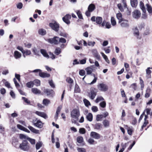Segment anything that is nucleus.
<instances>
[{"instance_id": "f8f14e48", "label": "nucleus", "mask_w": 152, "mask_h": 152, "mask_svg": "<svg viewBox=\"0 0 152 152\" xmlns=\"http://www.w3.org/2000/svg\"><path fill=\"white\" fill-rule=\"evenodd\" d=\"M94 57L98 61L100 60V56L96 49H94L92 51Z\"/></svg>"}, {"instance_id": "72a5a7b5", "label": "nucleus", "mask_w": 152, "mask_h": 152, "mask_svg": "<svg viewBox=\"0 0 152 152\" xmlns=\"http://www.w3.org/2000/svg\"><path fill=\"white\" fill-rule=\"evenodd\" d=\"M61 52V49L59 48H56L55 50L54 53L57 56L59 55Z\"/></svg>"}, {"instance_id": "393cba45", "label": "nucleus", "mask_w": 152, "mask_h": 152, "mask_svg": "<svg viewBox=\"0 0 152 152\" xmlns=\"http://www.w3.org/2000/svg\"><path fill=\"white\" fill-rule=\"evenodd\" d=\"M31 91L34 94H36L41 93L40 91L36 88H32Z\"/></svg>"}, {"instance_id": "39448f33", "label": "nucleus", "mask_w": 152, "mask_h": 152, "mask_svg": "<svg viewBox=\"0 0 152 152\" xmlns=\"http://www.w3.org/2000/svg\"><path fill=\"white\" fill-rule=\"evenodd\" d=\"M91 20L92 22L96 21L97 24L100 25L102 21V18L99 16L96 17L95 16H93L91 18Z\"/></svg>"}, {"instance_id": "dca6fc26", "label": "nucleus", "mask_w": 152, "mask_h": 152, "mask_svg": "<svg viewBox=\"0 0 152 152\" xmlns=\"http://www.w3.org/2000/svg\"><path fill=\"white\" fill-rule=\"evenodd\" d=\"M151 69V68L150 67L147 68L146 69V77L148 78H151V73L152 72L150 70Z\"/></svg>"}, {"instance_id": "79ce46f5", "label": "nucleus", "mask_w": 152, "mask_h": 152, "mask_svg": "<svg viewBox=\"0 0 152 152\" xmlns=\"http://www.w3.org/2000/svg\"><path fill=\"white\" fill-rule=\"evenodd\" d=\"M58 41L59 43H65L66 42V39L63 37H61V38H59L58 37Z\"/></svg>"}, {"instance_id": "c9c22d12", "label": "nucleus", "mask_w": 152, "mask_h": 152, "mask_svg": "<svg viewBox=\"0 0 152 152\" xmlns=\"http://www.w3.org/2000/svg\"><path fill=\"white\" fill-rule=\"evenodd\" d=\"M103 124L104 127H107L109 126V122L108 120H105L103 121Z\"/></svg>"}, {"instance_id": "f3484780", "label": "nucleus", "mask_w": 152, "mask_h": 152, "mask_svg": "<svg viewBox=\"0 0 152 152\" xmlns=\"http://www.w3.org/2000/svg\"><path fill=\"white\" fill-rule=\"evenodd\" d=\"M21 56V54L18 51H15L14 52V56L15 59L20 58Z\"/></svg>"}, {"instance_id": "6ab92c4d", "label": "nucleus", "mask_w": 152, "mask_h": 152, "mask_svg": "<svg viewBox=\"0 0 152 152\" xmlns=\"http://www.w3.org/2000/svg\"><path fill=\"white\" fill-rule=\"evenodd\" d=\"M40 52L41 54L45 57L47 58H49V56L47 53L46 51L45 50L41 49L40 50Z\"/></svg>"}, {"instance_id": "c756f323", "label": "nucleus", "mask_w": 152, "mask_h": 152, "mask_svg": "<svg viewBox=\"0 0 152 152\" xmlns=\"http://www.w3.org/2000/svg\"><path fill=\"white\" fill-rule=\"evenodd\" d=\"M147 10L149 14H152V8L148 4H146Z\"/></svg>"}, {"instance_id": "20e7f679", "label": "nucleus", "mask_w": 152, "mask_h": 152, "mask_svg": "<svg viewBox=\"0 0 152 152\" xmlns=\"http://www.w3.org/2000/svg\"><path fill=\"white\" fill-rule=\"evenodd\" d=\"M44 94L49 97H53L55 95L54 91L50 89H45L43 90Z\"/></svg>"}, {"instance_id": "de8ad7c7", "label": "nucleus", "mask_w": 152, "mask_h": 152, "mask_svg": "<svg viewBox=\"0 0 152 152\" xmlns=\"http://www.w3.org/2000/svg\"><path fill=\"white\" fill-rule=\"evenodd\" d=\"M111 22L112 25L113 26H114L116 24V21L113 17H112L111 19Z\"/></svg>"}, {"instance_id": "5701e85b", "label": "nucleus", "mask_w": 152, "mask_h": 152, "mask_svg": "<svg viewBox=\"0 0 152 152\" xmlns=\"http://www.w3.org/2000/svg\"><path fill=\"white\" fill-rule=\"evenodd\" d=\"M131 5L133 7H136L137 6V0H131Z\"/></svg>"}, {"instance_id": "423d86ee", "label": "nucleus", "mask_w": 152, "mask_h": 152, "mask_svg": "<svg viewBox=\"0 0 152 152\" xmlns=\"http://www.w3.org/2000/svg\"><path fill=\"white\" fill-rule=\"evenodd\" d=\"M47 41L51 44L57 45L58 44V37L55 36L52 38H49L47 39Z\"/></svg>"}, {"instance_id": "c85d7f7f", "label": "nucleus", "mask_w": 152, "mask_h": 152, "mask_svg": "<svg viewBox=\"0 0 152 152\" xmlns=\"http://www.w3.org/2000/svg\"><path fill=\"white\" fill-rule=\"evenodd\" d=\"M151 91L150 89L148 87L146 91V93L145 94V97L146 98L149 97L150 96V94L149 92Z\"/></svg>"}, {"instance_id": "4d7b16f0", "label": "nucleus", "mask_w": 152, "mask_h": 152, "mask_svg": "<svg viewBox=\"0 0 152 152\" xmlns=\"http://www.w3.org/2000/svg\"><path fill=\"white\" fill-rule=\"evenodd\" d=\"M86 132V130L84 128H81L79 129V132L80 134H84Z\"/></svg>"}, {"instance_id": "8fccbe9b", "label": "nucleus", "mask_w": 152, "mask_h": 152, "mask_svg": "<svg viewBox=\"0 0 152 152\" xmlns=\"http://www.w3.org/2000/svg\"><path fill=\"white\" fill-rule=\"evenodd\" d=\"M62 20L66 24H69L70 23V21L68 19H66L64 17H63Z\"/></svg>"}, {"instance_id": "ddd939ff", "label": "nucleus", "mask_w": 152, "mask_h": 152, "mask_svg": "<svg viewBox=\"0 0 152 152\" xmlns=\"http://www.w3.org/2000/svg\"><path fill=\"white\" fill-rule=\"evenodd\" d=\"M35 113L37 115L45 119H46L48 118V116L44 112L37 111Z\"/></svg>"}, {"instance_id": "2f4dec72", "label": "nucleus", "mask_w": 152, "mask_h": 152, "mask_svg": "<svg viewBox=\"0 0 152 152\" xmlns=\"http://www.w3.org/2000/svg\"><path fill=\"white\" fill-rule=\"evenodd\" d=\"M34 85V82L32 81L27 82L26 84V86L28 88H31V87H33Z\"/></svg>"}, {"instance_id": "cd10ccee", "label": "nucleus", "mask_w": 152, "mask_h": 152, "mask_svg": "<svg viewBox=\"0 0 152 152\" xmlns=\"http://www.w3.org/2000/svg\"><path fill=\"white\" fill-rule=\"evenodd\" d=\"M86 70L87 75H91L93 72V69L91 67H88L86 68Z\"/></svg>"}, {"instance_id": "412c9836", "label": "nucleus", "mask_w": 152, "mask_h": 152, "mask_svg": "<svg viewBox=\"0 0 152 152\" xmlns=\"http://www.w3.org/2000/svg\"><path fill=\"white\" fill-rule=\"evenodd\" d=\"M117 18L119 20L118 23H121L123 21V18H122V15L121 13L119 12L116 14Z\"/></svg>"}, {"instance_id": "680f3d73", "label": "nucleus", "mask_w": 152, "mask_h": 152, "mask_svg": "<svg viewBox=\"0 0 152 152\" xmlns=\"http://www.w3.org/2000/svg\"><path fill=\"white\" fill-rule=\"evenodd\" d=\"M117 6L118 9L121 12L124 11V9L122 6V5L121 4H118L117 5Z\"/></svg>"}, {"instance_id": "f03ea898", "label": "nucleus", "mask_w": 152, "mask_h": 152, "mask_svg": "<svg viewBox=\"0 0 152 152\" xmlns=\"http://www.w3.org/2000/svg\"><path fill=\"white\" fill-rule=\"evenodd\" d=\"M49 26L51 28L56 32H58L59 29V24L56 21H55L53 23H49Z\"/></svg>"}, {"instance_id": "0eeeda50", "label": "nucleus", "mask_w": 152, "mask_h": 152, "mask_svg": "<svg viewBox=\"0 0 152 152\" xmlns=\"http://www.w3.org/2000/svg\"><path fill=\"white\" fill-rule=\"evenodd\" d=\"M98 89L101 91L105 92L108 89V86L103 83L99 84L98 85Z\"/></svg>"}, {"instance_id": "f704fd0d", "label": "nucleus", "mask_w": 152, "mask_h": 152, "mask_svg": "<svg viewBox=\"0 0 152 152\" xmlns=\"http://www.w3.org/2000/svg\"><path fill=\"white\" fill-rule=\"evenodd\" d=\"M34 85L37 86H39L40 85V81L38 79H36L34 81Z\"/></svg>"}, {"instance_id": "a19ab883", "label": "nucleus", "mask_w": 152, "mask_h": 152, "mask_svg": "<svg viewBox=\"0 0 152 152\" xmlns=\"http://www.w3.org/2000/svg\"><path fill=\"white\" fill-rule=\"evenodd\" d=\"M104 99L102 96H98L96 99L95 102L96 103L99 102L100 101L104 100Z\"/></svg>"}, {"instance_id": "1a4fd4ad", "label": "nucleus", "mask_w": 152, "mask_h": 152, "mask_svg": "<svg viewBox=\"0 0 152 152\" xmlns=\"http://www.w3.org/2000/svg\"><path fill=\"white\" fill-rule=\"evenodd\" d=\"M37 120V119L35 121L34 120L33 121V122L34 123L33 124L35 126L38 128H41L43 127L42 123L39 120H37V122L35 123Z\"/></svg>"}, {"instance_id": "7c9ffc66", "label": "nucleus", "mask_w": 152, "mask_h": 152, "mask_svg": "<svg viewBox=\"0 0 152 152\" xmlns=\"http://www.w3.org/2000/svg\"><path fill=\"white\" fill-rule=\"evenodd\" d=\"M43 104L45 106H47L50 103V101L49 100L47 99H43L42 102Z\"/></svg>"}, {"instance_id": "774afa93", "label": "nucleus", "mask_w": 152, "mask_h": 152, "mask_svg": "<svg viewBox=\"0 0 152 152\" xmlns=\"http://www.w3.org/2000/svg\"><path fill=\"white\" fill-rule=\"evenodd\" d=\"M130 87L133 89L134 90H135L136 88V83H134L132 84L131 85Z\"/></svg>"}, {"instance_id": "37998d69", "label": "nucleus", "mask_w": 152, "mask_h": 152, "mask_svg": "<svg viewBox=\"0 0 152 152\" xmlns=\"http://www.w3.org/2000/svg\"><path fill=\"white\" fill-rule=\"evenodd\" d=\"M83 102L85 104V106L86 107H88L89 105H91V104L90 102L87 99H83Z\"/></svg>"}, {"instance_id": "052dcab7", "label": "nucleus", "mask_w": 152, "mask_h": 152, "mask_svg": "<svg viewBox=\"0 0 152 152\" xmlns=\"http://www.w3.org/2000/svg\"><path fill=\"white\" fill-rule=\"evenodd\" d=\"M49 83L51 86V87L52 88H54L55 87V86L54 84L53 83V81L52 80H50L49 81Z\"/></svg>"}, {"instance_id": "ea45409f", "label": "nucleus", "mask_w": 152, "mask_h": 152, "mask_svg": "<svg viewBox=\"0 0 152 152\" xmlns=\"http://www.w3.org/2000/svg\"><path fill=\"white\" fill-rule=\"evenodd\" d=\"M27 140H28L32 145H34L35 144V140L34 139L28 137V138H27Z\"/></svg>"}, {"instance_id": "09e8293b", "label": "nucleus", "mask_w": 152, "mask_h": 152, "mask_svg": "<svg viewBox=\"0 0 152 152\" xmlns=\"http://www.w3.org/2000/svg\"><path fill=\"white\" fill-rule=\"evenodd\" d=\"M22 99H23L24 101L27 104H30V105H31L30 104V101L28 100V99H27V98L25 97H22Z\"/></svg>"}, {"instance_id": "bf43d9fd", "label": "nucleus", "mask_w": 152, "mask_h": 152, "mask_svg": "<svg viewBox=\"0 0 152 152\" xmlns=\"http://www.w3.org/2000/svg\"><path fill=\"white\" fill-rule=\"evenodd\" d=\"M23 6V4L21 2L17 4V7L18 9H20L22 8Z\"/></svg>"}, {"instance_id": "9d476101", "label": "nucleus", "mask_w": 152, "mask_h": 152, "mask_svg": "<svg viewBox=\"0 0 152 152\" xmlns=\"http://www.w3.org/2000/svg\"><path fill=\"white\" fill-rule=\"evenodd\" d=\"M140 11L138 10H135L132 12V16L135 19L139 18L141 16Z\"/></svg>"}, {"instance_id": "4be33fe9", "label": "nucleus", "mask_w": 152, "mask_h": 152, "mask_svg": "<svg viewBox=\"0 0 152 152\" xmlns=\"http://www.w3.org/2000/svg\"><path fill=\"white\" fill-rule=\"evenodd\" d=\"M95 5L93 4H91L89 5L88 10L92 12L95 9Z\"/></svg>"}, {"instance_id": "f257e3e1", "label": "nucleus", "mask_w": 152, "mask_h": 152, "mask_svg": "<svg viewBox=\"0 0 152 152\" xmlns=\"http://www.w3.org/2000/svg\"><path fill=\"white\" fill-rule=\"evenodd\" d=\"M19 148L22 150L24 151H28L29 149L28 143L26 140H24L20 144Z\"/></svg>"}, {"instance_id": "3c124183", "label": "nucleus", "mask_w": 152, "mask_h": 152, "mask_svg": "<svg viewBox=\"0 0 152 152\" xmlns=\"http://www.w3.org/2000/svg\"><path fill=\"white\" fill-rule=\"evenodd\" d=\"M99 105L102 108H104L106 106V103L105 102L103 101L99 104Z\"/></svg>"}, {"instance_id": "4c0bfd02", "label": "nucleus", "mask_w": 152, "mask_h": 152, "mask_svg": "<svg viewBox=\"0 0 152 152\" xmlns=\"http://www.w3.org/2000/svg\"><path fill=\"white\" fill-rule=\"evenodd\" d=\"M139 79L140 80V84L141 86V90H143L144 87V82L141 77L139 78Z\"/></svg>"}, {"instance_id": "338daca9", "label": "nucleus", "mask_w": 152, "mask_h": 152, "mask_svg": "<svg viewBox=\"0 0 152 152\" xmlns=\"http://www.w3.org/2000/svg\"><path fill=\"white\" fill-rule=\"evenodd\" d=\"M78 152H86V150L83 148H77Z\"/></svg>"}, {"instance_id": "e2e57ef3", "label": "nucleus", "mask_w": 152, "mask_h": 152, "mask_svg": "<svg viewBox=\"0 0 152 152\" xmlns=\"http://www.w3.org/2000/svg\"><path fill=\"white\" fill-rule=\"evenodd\" d=\"M79 74L80 75L83 76L85 75V72L84 70L82 69L79 71Z\"/></svg>"}, {"instance_id": "69168bd1", "label": "nucleus", "mask_w": 152, "mask_h": 152, "mask_svg": "<svg viewBox=\"0 0 152 152\" xmlns=\"http://www.w3.org/2000/svg\"><path fill=\"white\" fill-rule=\"evenodd\" d=\"M17 127L18 129L23 131L24 128H25V127L20 124H18L17 125Z\"/></svg>"}, {"instance_id": "7ed1b4c3", "label": "nucleus", "mask_w": 152, "mask_h": 152, "mask_svg": "<svg viewBox=\"0 0 152 152\" xmlns=\"http://www.w3.org/2000/svg\"><path fill=\"white\" fill-rule=\"evenodd\" d=\"M71 117L77 120L80 115L79 110L77 109H74L70 113Z\"/></svg>"}, {"instance_id": "a878e982", "label": "nucleus", "mask_w": 152, "mask_h": 152, "mask_svg": "<svg viewBox=\"0 0 152 152\" xmlns=\"http://www.w3.org/2000/svg\"><path fill=\"white\" fill-rule=\"evenodd\" d=\"M86 118L88 121L90 122L91 121L93 120V115L92 113H88L86 115Z\"/></svg>"}, {"instance_id": "9b49d317", "label": "nucleus", "mask_w": 152, "mask_h": 152, "mask_svg": "<svg viewBox=\"0 0 152 152\" xmlns=\"http://www.w3.org/2000/svg\"><path fill=\"white\" fill-rule=\"evenodd\" d=\"M90 136L91 137L96 139H98L100 138V135L98 133L94 132H91Z\"/></svg>"}, {"instance_id": "2eb2a0df", "label": "nucleus", "mask_w": 152, "mask_h": 152, "mask_svg": "<svg viewBox=\"0 0 152 152\" xmlns=\"http://www.w3.org/2000/svg\"><path fill=\"white\" fill-rule=\"evenodd\" d=\"M28 128L32 132L36 134H39V130L36 129L30 126H28Z\"/></svg>"}, {"instance_id": "49530a36", "label": "nucleus", "mask_w": 152, "mask_h": 152, "mask_svg": "<svg viewBox=\"0 0 152 152\" xmlns=\"http://www.w3.org/2000/svg\"><path fill=\"white\" fill-rule=\"evenodd\" d=\"M28 136H27L23 134H19V138L20 139L23 140V139H26L27 140V138H28Z\"/></svg>"}, {"instance_id": "a18cd8bd", "label": "nucleus", "mask_w": 152, "mask_h": 152, "mask_svg": "<svg viewBox=\"0 0 152 152\" xmlns=\"http://www.w3.org/2000/svg\"><path fill=\"white\" fill-rule=\"evenodd\" d=\"M77 14L79 18L80 19H83V16L81 12L79 10H77Z\"/></svg>"}, {"instance_id": "e433bc0d", "label": "nucleus", "mask_w": 152, "mask_h": 152, "mask_svg": "<svg viewBox=\"0 0 152 152\" xmlns=\"http://www.w3.org/2000/svg\"><path fill=\"white\" fill-rule=\"evenodd\" d=\"M80 91V89L79 86L77 84H76L75 86L74 89V92L75 93H79Z\"/></svg>"}, {"instance_id": "aec40b11", "label": "nucleus", "mask_w": 152, "mask_h": 152, "mask_svg": "<svg viewBox=\"0 0 152 152\" xmlns=\"http://www.w3.org/2000/svg\"><path fill=\"white\" fill-rule=\"evenodd\" d=\"M102 125L101 123H96L94 126V129L97 130H100L102 128Z\"/></svg>"}, {"instance_id": "13d9d810", "label": "nucleus", "mask_w": 152, "mask_h": 152, "mask_svg": "<svg viewBox=\"0 0 152 152\" xmlns=\"http://www.w3.org/2000/svg\"><path fill=\"white\" fill-rule=\"evenodd\" d=\"M134 35H136L138 36L139 35V31L137 28L136 27L134 29Z\"/></svg>"}, {"instance_id": "6e6552de", "label": "nucleus", "mask_w": 152, "mask_h": 152, "mask_svg": "<svg viewBox=\"0 0 152 152\" xmlns=\"http://www.w3.org/2000/svg\"><path fill=\"white\" fill-rule=\"evenodd\" d=\"M96 89L94 88H91L90 92L89 93V96L91 99H93L96 95Z\"/></svg>"}, {"instance_id": "58836bf2", "label": "nucleus", "mask_w": 152, "mask_h": 152, "mask_svg": "<svg viewBox=\"0 0 152 152\" xmlns=\"http://www.w3.org/2000/svg\"><path fill=\"white\" fill-rule=\"evenodd\" d=\"M91 75L93 76H94V79L90 83V85H92V84H93L94 83H95L96 82V80H97V77H95V75L94 74V73H91Z\"/></svg>"}, {"instance_id": "6e6d98bb", "label": "nucleus", "mask_w": 152, "mask_h": 152, "mask_svg": "<svg viewBox=\"0 0 152 152\" xmlns=\"http://www.w3.org/2000/svg\"><path fill=\"white\" fill-rule=\"evenodd\" d=\"M23 53L25 54L26 55H29L31 54V52L30 50H26L25 51L24 50V51Z\"/></svg>"}, {"instance_id": "4468645a", "label": "nucleus", "mask_w": 152, "mask_h": 152, "mask_svg": "<svg viewBox=\"0 0 152 152\" xmlns=\"http://www.w3.org/2000/svg\"><path fill=\"white\" fill-rule=\"evenodd\" d=\"M39 75L40 77L42 78L49 77L50 76V74L44 72H42V71L39 73Z\"/></svg>"}, {"instance_id": "c03bdc74", "label": "nucleus", "mask_w": 152, "mask_h": 152, "mask_svg": "<svg viewBox=\"0 0 152 152\" xmlns=\"http://www.w3.org/2000/svg\"><path fill=\"white\" fill-rule=\"evenodd\" d=\"M77 141L79 143H82L83 141V138L81 136L77 137Z\"/></svg>"}, {"instance_id": "b1692460", "label": "nucleus", "mask_w": 152, "mask_h": 152, "mask_svg": "<svg viewBox=\"0 0 152 152\" xmlns=\"http://www.w3.org/2000/svg\"><path fill=\"white\" fill-rule=\"evenodd\" d=\"M38 33L41 35L44 36L46 34V32L45 29L43 28H41L39 30Z\"/></svg>"}, {"instance_id": "a211bd4d", "label": "nucleus", "mask_w": 152, "mask_h": 152, "mask_svg": "<svg viewBox=\"0 0 152 152\" xmlns=\"http://www.w3.org/2000/svg\"><path fill=\"white\" fill-rule=\"evenodd\" d=\"M121 24V25L122 27H128L129 26V24L128 23V20L123 19V21Z\"/></svg>"}, {"instance_id": "603ef678", "label": "nucleus", "mask_w": 152, "mask_h": 152, "mask_svg": "<svg viewBox=\"0 0 152 152\" xmlns=\"http://www.w3.org/2000/svg\"><path fill=\"white\" fill-rule=\"evenodd\" d=\"M91 110L94 112H96L98 111V108L96 106H93L91 107Z\"/></svg>"}, {"instance_id": "bb28decb", "label": "nucleus", "mask_w": 152, "mask_h": 152, "mask_svg": "<svg viewBox=\"0 0 152 152\" xmlns=\"http://www.w3.org/2000/svg\"><path fill=\"white\" fill-rule=\"evenodd\" d=\"M140 7L143 12H146V11L144 3L142 1L140 2Z\"/></svg>"}, {"instance_id": "473e14b6", "label": "nucleus", "mask_w": 152, "mask_h": 152, "mask_svg": "<svg viewBox=\"0 0 152 152\" xmlns=\"http://www.w3.org/2000/svg\"><path fill=\"white\" fill-rule=\"evenodd\" d=\"M102 56L105 59V61L107 62L108 64L110 63V61L107 57V56L105 55L103 52H101V53Z\"/></svg>"}, {"instance_id": "5fc2aeb1", "label": "nucleus", "mask_w": 152, "mask_h": 152, "mask_svg": "<svg viewBox=\"0 0 152 152\" xmlns=\"http://www.w3.org/2000/svg\"><path fill=\"white\" fill-rule=\"evenodd\" d=\"M42 144L40 142H37L36 144V148L37 150H38L42 146Z\"/></svg>"}, {"instance_id": "0e129e2a", "label": "nucleus", "mask_w": 152, "mask_h": 152, "mask_svg": "<svg viewBox=\"0 0 152 152\" xmlns=\"http://www.w3.org/2000/svg\"><path fill=\"white\" fill-rule=\"evenodd\" d=\"M95 43V42L88 41V45L89 46H93Z\"/></svg>"}, {"instance_id": "864d4df0", "label": "nucleus", "mask_w": 152, "mask_h": 152, "mask_svg": "<svg viewBox=\"0 0 152 152\" xmlns=\"http://www.w3.org/2000/svg\"><path fill=\"white\" fill-rule=\"evenodd\" d=\"M32 51L34 53V54L35 55H38L39 51H37V48H36L34 47V48L32 49Z\"/></svg>"}]
</instances>
